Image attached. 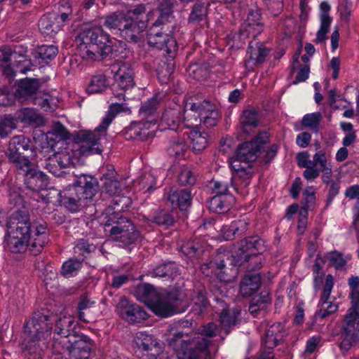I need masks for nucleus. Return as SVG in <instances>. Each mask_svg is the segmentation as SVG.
Returning a JSON list of instances; mask_svg holds the SVG:
<instances>
[{"mask_svg":"<svg viewBox=\"0 0 359 359\" xmlns=\"http://www.w3.org/2000/svg\"><path fill=\"white\" fill-rule=\"evenodd\" d=\"M217 326L214 323H208L199 332L187 333L178 332L170 339V344L182 339L177 350L178 359H212L209 346L212 338L217 334Z\"/></svg>","mask_w":359,"mask_h":359,"instance_id":"1","label":"nucleus"},{"mask_svg":"<svg viewBox=\"0 0 359 359\" xmlns=\"http://www.w3.org/2000/svg\"><path fill=\"white\" fill-rule=\"evenodd\" d=\"M77 41L81 57L85 60L101 61L111 57L114 51L112 40L102 27L83 30Z\"/></svg>","mask_w":359,"mask_h":359,"instance_id":"2","label":"nucleus"},{"mask_svg":"<svg viewBox=\"0 0 359 359\" xmlns=\"http://www.w3.org/2000/svg\"><path fill=\"white\" fill-rule=\"evenodd\" d=\"M97 180L90 175H81L75 184L64 195L60 196V201L72 212L77 211L92 202L97 192Z\"/></svg>","mask_w":359,"mask_h":359,"instance_id":"3","label":"nucleus"},{"mask_svg":"<svg viewBox=\"0 0 359 359\" xmlns=\"http://www.w3.org/2000/svg\"><path fill=\"white\" fill-rule=\"evenodd\" d=\"M262 252H251L250 255H230L229 251L223 250L217 252L214 260L203 264L202 270L205 273L207 269H212L217 273V270L222 271L226 267V263L231 262L230 265L243 266L247 273H256L255 271L262 268Z\"/></svg>","mask_w":359,"mask_h":359,"instance_id":"4","label":"nucleus"},{"mask_svg":"<svg viewBox=\"0 0 359 359\" xmlns=\"http://www.w3.org/2000/svg\"><path fill=\"white\" fill-rule=\"evenodd\" d=\"M93 346V341L83 334L72 336L69 340L66 338L60 341H53L51 347L55 354L67 352L69 359H89Z\"/></svg>","mask_w":359,"mask_h":359,"instance_id":"5","label":"nucleus"},{"mask_svg":"<svg viewBox=\"0 0 359 359\" xmlns=\"http://www.w3.org/2000/svg\"><path fill=\"white\" fill-rule=\"evenodd\" d=\"M32 225L27 214L21 211L13 212L7 223L8 243L10 249L15 252H20L26 238L32 231Z\"/></svg>","mask_w":359,"mask_h":359,"instance_id":"6","label":"nucleus"},{"mask_svg":"<svg viewBox=\"0 0 359 359\" xmlns=\"http://www.w3.org/2000/svg\"><path fill=\"white\" fill-rule=\"evenodd\" d=\"M351 308L345 316L341 332L339 347L348 351L353 342L359 339V290L351 291Z\"/></svg>","mask_w":359,"mask_h":359,"instance_id":"7","label":"nucleus"},{"mask_svg":"<svg viewBox=\"0 0 359 359\" xmlns=\"http://www.w3.org/2000/svg\"><path fill=\"white\" fill-rule=\"evenodd\" d=\"M105 231L114 241L122 243L124 245L135 243L140 237V233L131 220L119 216L117 213L112 214L106 221Z\"/></svg>","mask_w":359,"mask_h":359,"instance_id":"8","label":"nucleus"},{"mask_svg":"<svg viewBox=\"0 0 359 359\" xmlns=\"http://www.w3.org/2000/svg\"><path fill=\"white\" fill-rule=\"evenodd\" d=\"M35 154V147L29 137L15 135L10 140L6 155L15 170L31 162Z\"/></svg>","mask_w":359,"mask_h":359,"instance_id":"9","label":"nucleus"},{"mask_svg":"<svg viewBox=\"0 0 359 359\" xmlns=\"http://www.w3.org/2000/svg\"><path fill=\"white\" fill-rule=\"evenodd\" d=\"M53 323L48 311L42 309L32 313L25 325V334L27 338L50 341Z\"/></svg>","mask_w":359,"mask_h":359,"instance_id":"10","label":"nucleus"},{"mask_svg":"<svg viewBox=\"0 0 359 359\" xmlns=\"http://www.w3.org/2000/svg\"><path fill=\"white\" fill-rule=\"evenodd\" d=\"M269 137L266 132L259 133L252 141L245 142L238 146L236 154L230 158L245 165L255 161L264 146L269 142Z\"/></svg>","mask_w":359,"mask_h":359,"instance_id":"11","label":"nucleus"},{"mask_svg":"<svg viewBox=\"0 0 359 359\" xmlns=\"http://www.w3.org/2000/svg\"><path fill=\"white\" fill-rule=\"evenodd\" d=\"M107 128H102L101 124L94 130H82L77 132L74 140L76 143L81 144L80 153L83 155L100 154V140L107 135Z\"/></svg>","mask_w":359,"mask_h":359,"instance_id":"12","label":"nucleus"},{"mask_svg":"<svg viewBox=\"0 0 359 359\" xmlns=\"http://www.w3.org/2000/svg\"><path fill=\"white\" fill-rule=\"evenodd\" d=\"M180 292L172 290L166 294H159L154 301L150 308L157 315L161 317H168L177 312V307L180 302Z\"/></svg>","mask_w":359,"mask_h":359,"instance_id":"13","label":"nucleus"},{"mask_svg":"<svg viewBox=\"0 0 359 359\" xmlns=\"http://www.w3.org/2000/svg\"><path fill=\"white\" fill-rule=\"evenodd\" d=\"M16 171L24 177L26 187L32 191H39L48 184L47 175L37 170L32 161L16 169Z\"/></svg>","mask_w":359,"mask_h":359,"instance_id":"14","label":"nucleus"},{"mask_svg":"<svg viewBox=\"0 0 359 359\" xmlns=\"http://www.w3.org/2000/svg\"><path fill=\"white\" fill-rule=\"evenodd\" d=\"M164 27H151L147 33V42L149 46L164 50L171 54L177 50V42L169 34L165 33Z\"/></svg>","mask_w":359,"mask_h":359,"instance_id":"15","label":"nucleus"},{"mask_svg":"<svg viewBox=\"0 0 359 359\" xmlns=\"http://www.w3.org/2000/svg\"><path fill=\"white\" fill-rule=\"evenodd\" d=\"M118 315L129 323H140L148 318L147 312L139 305L122 298L117 304Z\"/></svg>","mask_w":359,"mask_h":359,"instance_id":"16","label":"nucleus"},{"mask_svg":"<svg viewBox=\"0 0 359 359\" xmlns=\"http://www.w3.org/2000/svg\"><path fill=\"white\" fill-rule=\"evenodd\" d=\"M191 107L201 112L203 123L206 128L215 126L221 117L216 106L207 100H202L201 103L192 104Z\"/></svg>","mask_w":359,"mask_h":359,"instance_id":"17","label":"nucleus"},{"mask_svg":"<svg viewBox=\"0 0 359 359\" xmlns=\"http://www.w3.org/2000/svg\"><path fill=\"white\" fill-rule=\"evenodd\" d=\"M147 20L140 22L124 19L121 35L128 42L137 43L142 39V33L147 29Z\"/></svg>","mask_w":359,"mask_h":359,"instance_id":"18","label":"nucleus"},{"mask_svg":"<svg viewBox=\"0 0 359 359\" xmlns=\"http://www.w3.org/2000/svg\"><path fill=\"white\" fill-rule=\"evenodd\" d=\"M231 168L234 170V173L231 177L232 183L237 189V186L246 187L249 185L251 178L254 174V170L251 164L243 165L238 163V161H230Z\"/></svg>","mask_w":359,"mask_h":359,"instance_id":"19","label":"nucleus"},{"mask_svg":"<svg viewBox=\"0 0 359 359\" xmlns=\"http://www.w3.org/2000/svg\"><path fill=\"white\" fill-rule=\"evenodd\" d=\"M287 334V330L283 325L280 323H274L266 329L262 338V344L266 348L271 350L283 342Z\"/></svg>","mask_w":359,"mask_h":359,"instance_id":"20","label":"nucleus"},{"mask_svg":"<svg viewBox=\"0 0 359 359\" xmlns=\"http://www.w3.org/2000/svg\"><path fill=\"white\" fill-rule=\"evenodd\" d=\"M264 241L257 236H250L241 240L234 245L231 255H250L253 251L262 252L264 250Z\"/></svg>","mask_w":359,"mask_h":359,"instance_id":"21","label":"nucleus"},{"mask_svg":"<svg viewBox=\"0 0 359 359\" xmlns=\"http://www.w3.org/2000/svg\"><path fill=\"white\" fill-rule=\"evenodd\" d=\"M133 343L135 347L138 350L147 353L151 352V357L156 358V355L161 351L159 343L157 341L156 339H155L154 336L144 332H139L136 334L133 339Z\"/></svg>","mask_w":359,"mask_h":359,"instance_id":"22","label":"nucleus"},{"mask_svg":"<svg viewBox=\"0 0 359 359\" xmlns=\"http://www.w3.org/2000/svg\"><path fill=\"white\" fill-rule=\"evenodd\" d=\"M77 325L78 323L72 316L60 318L56 322L55 328V332L60 335V337L53 341H60L63 338L69 340L72 336L80 335L81 334L76 330Z\"/></svg>","mask_w":359,"mask_h":359,"instance_id":"23","label":"nucleus"},{"mask_svg":"<svg viewBox=\"0 0 359 359\" xmlns=\"http://www.w3.org/2000/svg\"><path fill=\"white\" fill-rule=\"evenodd\" d=\"M40 86L39 80L37 79L25 78L20 79L18 81L15 95L19 100H27L36 95Z\"/></svg>","mask_w":359,"mask_h":359,"instance_id":"24","label":"nucleus"},{"mask_svg":"<svg viewBox=\"0 0 359 359\" xmlns=\"http://www.w3.org/2000/svg\"><path fill=\"white\" fill-rule=\"evenodd\" d=\"M23 349L25 357L27 359H42L44 351L49 347L50 342L27 337Z\"/></svg>","mask_w":359,"mask_h":359,"instance_id":"25","label":"nucleus"},{"mask_svg":"<svg viewBox=\"0 0 359 359\" xmlns=\"http://www.w3.org/2000/svg\"><path fill=\"white\" fill-rule=\"evenodd\" d=\"M261 285V277L258 273H247L240 284V292L242 296L252 295Z\"/></svg>","mask_w":359,"mask_h":359,"instance_id":"26","label":"nucleus"},{"mask_svg":"<svg viewBox=\"0 0 359 359\" xmlns=\"http://www.w3.org/2000/svg\"><path fill=\"white\" fill-rule=\"evenodd\" d=\"M201 102L202 100H194L193 98L189 99L187 102L183 120V123L187 128L197 130V127L201 124L202 121V115L201 114V112L198 111V110H196L195 109H192L191 107L192 104L201 103Z\"/></svg>","mask_w":359,"mask_h":359,"instance_id":"27","label":"nucleus"},{"mask_svg":"<svg viewBox=\"0 0 359 359\" xmlns=\"http://www.w3.org/2000/svg\"><path fill=\"white\" fill-rule=\"evenodd\" d=\"M158 294V292L155 287L149 283H140L135 290V295L137 299L149 307L154 304Z\"/></svg>","mask_w":359,"mask_h":359,"instance_id":"28","label":"nucleus"},{"mask_svg":"<svg viewBox=\"0 0 359 359\" xmlns=\"http://www.w3.org/2000/svg\"><path fill=\"white\" fill-rule=\"evenodd\" d=\"M168 200L174 208L185 210L191 204V191L188 189L171 191Z\"/></svg>","mask_w":359,"mask_h":359,"instance_id":"29","label":"nucleus"},{"mask_svg":"<svg viewBox=\"0 0 359 359\" xmlns=\"http://www.w3.org/2000/svg\"><path fill=\"white\" fill-rule=\"evenodd\" d=\"M240 311L237 309H229L228 307H224L219 312V320L222 329L224 330L225 334H228L230 328L235 326L238 323V317Z\"/></svg>","mask_w":359,"mask_h":359,"instance_id":"30","label":"nucleus"},{"mask_svg":"<svg viewBox=\"0 0 359 359\" xmlns=\"http://www.w3.org/2000/svg\"><path fill=\"white\" fill-rule=\"evenodd\" d=\"M114 78L118 87L122 90L129 89L134 86L133 71L126 65L119 67L114 75Z\"/></svg>","mask_w":359,"mask_h":359,"instance_id":"31","label":"nucleus"},{"mask_svg":"<svg viewBox=\"0 0 359 359\" xmlns=\"http://www.w3.org/2000/svg\"><path fill=\"white\" fill-rule=\"evenodd\" d=\"M57 15L55 13H49L43 15L39 22V27L41 32L45 35H51L57 33L62 27V25L56 23Z\"/></svg>","mask_w":359,"mask_h":359,"instance_id":"32","label":"nucleus"},{"mask_svg":"<svg viewBox=\"0 0 359 359\" xmlns=\"http://www.w3.org/2000/svg\"><path fill=\"white\" fill-rule=\"evenodd\" d=\"M233 198L231 196L215 195L211 198L209 208L211 211L222 214L230 210Z\"/></svg>","mask_w":359,"mask_h":359,"instance_id":"33","label":"nucleus"},{"mask_svg":"<svg viewBox=\"0 0 359 359\" xmlns=\"http://www.w3.org/2000/svg\"><path fill=\"white\" fill-rule=\"evenodd\" d=\"M162 123L172 130H177L182 123V113L179 108H170L165 111L161 118Z\"/></svg>","mask_w":359,"mask_h":359,"instance_id":"34","label":"nucleus"},{"mask_svg":"<svg viewBox=\"0 0 359 359\" xmlns=\"http://www.w3.org/2000/svg\"><path fill=\"white\" fill-rule=\"evenodd\" d=\"M181 251L190 257H199L205 251V243L201 239L187 241L181 245Z\"/></svg>","mask_w":359,"mask_h":359,"instance_id":"35","label":"nucleus"},{"mask_svg":"<svg viewBox=\"0 0 359 359\" xmlns=\"http://www.w3.org/2000/svg\"><path fill=\"white\" fill-rule=\"evenodd\" d=\"M19 118L21 122L34 127H38L44 123L43 116L31 108H24L20 110L19 111Z\"/></svg>","mask_w":359,"mask_h":359,"instance_id":"36","label":"nucleus"},{"mask_svg":"<svg viewBox=\"0 0 359 359\" xmlns=\"http://www.w3.org/2000/svg\"><path fill=\"white\" fill-rule=\"evenodd\" d=\"M26 240L22 251L27 248L34 255H37L41 252L45 244L47 243L48 238L41 236H34V234L29 233Z\"/></svg>","mask_w":359,"mask_h":359,"instance_id":"37","label":"nucleus"},{"mask_svg":"<svg viewBox=\"0 0 359 359\" xmlns=\"http://www.w3.org/2000/svg\"><path fill=\"white\" fill-rule=\"evenodd\" d=\"M95 302L83 296L78 304L79 318L83 322H88L93 317Z\"/></svg>","mask_w":359,"mask_h":359,"instance_id":"38","label":"nucleus"},{"mask_svg":"<svg viewBox=\"0 0 359 359\" xmlns=\"http://www.w3.org/2000/svg\"><path fill=\"white\" fill-rule=\"evenodd\" d=\"M208 3L203 2L201 1H196L192 7L191 12L189 15V20L193 23H198L201 21L205 20Z\"/></svg>","mask_w":359,"mask_h":359,"instance_id":"39","label":"nucleus"},{"mask_svg":"<svg viewBox=\"0 0 359 359\" xmlns=\"http://www.w3.org/2000/svg\"><path fill=\"white\" fill-rule=\"evenodd\" d=\"M26 51L22 53L16 52L14 54V67L16 71L22 74H26L27 72L31 70L32 67V62L29 58L25 54Z\"/></svg>","mask_w":359,"mask_h":359,"instance_id":"40","label":"nucleus"},{"mask_svg":"<svg viewBox=\"0 0 359 359\" xmlns=\"http://www.w3.org/2000/svg\"><path fill=\"white\" fill-rule=\"evenodd\" d=\"M189 138L192 144L193 150L201 151L203 150L208 144L207 133H202L196 129L192 130L189 134Z\"/></svg>","mask_w":359,"mask_h":359,"instance_id":"41","label":"nucleus"},{"mask_svg":"<svg viewBox=\"0 0 359 359\" xmlns=\"http://www.w3.org/2000/svg\"><path fill=\"white\" fill-rule=\"evenodd\" d=\"M130 111L129 108L124 103H114L109 106V109L106 117L101 123L102 128H108L114 118L121 112Z\"/></svg>","mask_w":359,"mask_h":359,"instance_id":"42","label":"nucleus"},{"mask_svg":"<svg viewBox=\"0 0 359 359\" xmlns=\"http://www.w3.org/2000/svg\"><path fill=\"white\" fill-rule=\"evenodd\" d=\"M260 116L255 110H245L243 112L240 121L245 131L248 132V128L257 127Z\"/></svg>","mask_w":359,"mask_h":359,"instance_id":"43","label":"nucleus"},{"mask_svg":"<svg viewBox=\"0 0 359 359\" xmlns=\"http://www.w3.org/2000/svg\"><path fill=\"white\" fill-rule=\"evenodd\" d=\"M107 86L106 76L100 74L92 77L87 90L89 93H99L105 90Z\"/></svg>","mask_w":359,"mask_h":359,"instance_id":"44","label":"nucleus"},{"mask_svg":"<svg viewBox=\"0 0 359 359\" xmlns=\"http://www.w3.org/2000/svg\"><path fill=\"white\" fill-rule=\"evenodd\" d=\"M125 19L134 22H140L142 19H146L147 24L149 18L147 13L146 5L141 4L133 6L127 11Z\"/></svg>","mask_w":359,"mask_h":359,"instance_id":"45","label":"nucleus"},{"mask_svg":"<svg viewBox=\"0 0 359 359\" xmlns=\"http://www.w3.org/2000/svg\"><path fill=\"white\" fill-rule=\"evenodd\" d=\"M187 150V145L185 141L182 138H177L170 142L168 152L170 156L182 158L184 156Z\"/></svg>","mask_w":359,"mask_h":359,"instance_id":"46","label":"nucleus"},{"mask_svg":"<svg viewBox=\"0 0 359 359\" xmlns=\"http://www.w3.org/2000/svg\"><path fill=\"white\" fill-rule=\"evenodd\" d=\"M18 119L11 115H5L0 119V137H6L17 128Z\"/></svg>","mask_w":359,"mask_h":359,"instance_id":"47","label":"nucleus"},{"mask_svg":"<svg viewBox=\"0 0 359 359\" xmlns=\"http://www.w3.org/2000/svg\"><path fill=\"white\" fill-rule=\"evenodd\" d=\"M250 54V59L255 61V64H261L264 61L266 56L268 54V50L262 45L255 44L253 46L252 42L249 44L248 51Z\"/></svg>","mask_w":359,"mask_h":359,"instance_id":"48","label":"nucleus"},{"mask_svg":"<svg viewBox=\"0 0 359 359\" xmlns=\"http://www.w3.org/2000/svg\"><path fill=\"white\" fill-rule=\"evenodd\" d=\"M33 104L40 107L44 111L53 110L55 105H53L52 96L46 93H40L32 98Z\"/></svg>","mask_w":359,"mask_h":359,"instance_id":"49","label":"nucleus"},{"mask_svg":"<svg viewBox=\"0 0 359 359\" xmlns=\"http://www.w3.org/2000/svg\"><path fill=\"white\" fill-rule=\"evenodd\" d=\"M177 269L174 262H168L157 266L154 270V275L158 277L173 278L176 276Z\"/></svg>","mask_w":359,"mask_h":359,"instance_id":"50","label":"nucleus"},{"mask_svg":"<svg viewBox=\"0 0 359 359\" xmlns=\"http://www.w3.org/2000/svg\"><path fill=\"white\" fill-rule=\"evenodd\" d=\"M229 177L225 179L213 180L210 182V188L216 195L229 196L227 194L229 184H231Z\"/></svg>","mask_w":359,"mask_h":359,"instance_id":"51","label":"nucleus"},{"mask_svg":"<svg viewBox=\"0 0 359 359\" xmlns=\"http://www.w3.org/2000/svg\"><path fill=\"white\" fill-rule=\"evenodd\" d=\"M57 48L53 45H42L38 46L36 50V57L46 61L52 60L57 54Z\"/></svg>","mask_w":359,"mask_h":359,"instance_id":"52","label":"nucleus"},{"mask_svg":"<svg viewBox=\"0 0 359 359\" xmlns=\"http://www.w3.org/2000/svg\"><path fill=\"white\" fill-rule=\"evenodd\" d=\"M125 16L123 17L116 13L106 16L104 25L109 29H118L121 33V28L124 24Z\"/></svg>","mask_w":359,"mask_h":359,"instance_id":"53","label":"nucleus"},{"mask_svg":"<svg viewBox=\"0 0 359 359\" xmlns=\"http://www.w3.org/2000/svg\"><path fill=\"white\" fill-rule=\"evenodd\" d=\"M160 103V99L158 95H154L151 99L148 100L140 109V114L144 118H147L149 116L153 115L157 109V107Z\"/></svg>","mask_w":359,"mask_h":359,"instance_id":"54","label":"nucleus"},{"mask_svg":"<svg viewBox=\"0 0 359 359\" xmlns=\"http://www.w3.org/2000/svg\"><path fill=\"white\" fill-rule=\"evenodd\" d=\"M81 266L82 261L76 258H71L63 264L61 274L65 277L69 276L72 275L74 272L80 269Z\"/></svg>","mask_w":359,"mask_h":359,"instance_id":"55","label":"nucleus"},{"mask_svg":"<svg viewBox=\"0 0 359 359\" xmlns=\"http://www.w3.org/2000/svg\"><path fill=\"white\" fill-rule=\"evenodd\" d=\"M313 164L315 167L319 165V172L321 171L323 174H329L330 172L331 165L327 163L325 154L323 151L320 150L315 154L313 156Z\"/></svg>","mask_w":359,"mask_h":359,"instance_id":"56","label":"nucleus"},{"mask_svg":"<svg viewBox=\"0 0 359 359\" xmlns=\"http://www.w3.org/2000/svg\"><path fill=\"white\" fill-rule=\"evenodd\" d=\"M53 156L57 160V164L60 168H66L73 163L72 151L64 150L59 152H54Z\"/></svg>","mask_w":359,"mask_h":359,"instance_id":"57","label":"nucleus"},{"mask_svg":"<svg viewBox=\"0 0 359 359\" xmlns=\"http://www.w3.org/2000/svg\"><path fill=\"white\" fill-rule=\"evenodd\" d=\"M102 189L103 191L109 196H115L121 193V185L118 179L104 180Z\"/></svg>","mask_w":359,"mask_h":359,"instance_id":"58","label":"nucleus"},{"mask_svg":"<svg viewBox=\"0 0 359 359\" xmlns=\"http://www.w3.org/2000/svg\"><path fill=\"white\" fill-rule=\"evenodd\" d=\"M192 301L194 302V309L198 311L199 313L203 312L208 306V300L205 292L201 289L196 292L195 295L192 298Z\"/></svg>","mask_w":359,"mask_h":359,"instance_id":"59","label":"nucleus"},{"mask_svg":"<svg viewBox=\"0 0 359 359\" xmlns=\"http://www.w3.org/2000/svg\"><path fill=\"white\" fill-rule=\"evenodd\" d=\"M247 22L249 27L255 29L257 34H260L262 32L263 25L260 22L259 11H250L247 18Z\"/></svg>","mask_w":359,"mask_h":359,"instance_id":"60","label":"nucleus"},{"mask_svg":"<svg viewBox=\"0 0 359 359\" xmlns=\"http://www.w3.org/2000/svg\"><path fill=\"white\" fill-rule=\"evenodd\" d=\"M44 168L56 177H60L63 173L62 168L57 164V160L53 154L45 160Z\"/></svg>","mask_w":359,"mask_h":359,"instance_id":"61","label":"nucleus"},{"mask_svg":"<svg viewBox=\"0 0 359 359\" xmlns=\"http://www.w3.org/2000/svg\"><path fill=\"white\" fill-rule=\"evenodd\" d=\"M150 220L158 225L165 226L172 225L174 222L172 217L163 210L158 212L155 215L151 217Z\"/></svg>","mask_w":359,"mask_h":359,"instance_id":"62","label":"nucleus"},{"mask_svg":"<svg viewBox=\"0 0 359 359\" xmlns=\"http://www.w3.org/2000/svg\"><path fill=\"white\" fill-rule=\"evenodd\" d=\"M322 116L320 113L306 114L302 119V125L315 130H318Z\"/></svg>","mask_w":359,"mask_h":359,"instance_id":"63","label":"nucleus"},{"mask_svg":"<svg viewBox=\"0 0 359 359\" xmlns=\"http://www.w3.org/2000/svg\"><path fill=\"white\" fill-rule=\"evenodd\" d=\"M75 250L76 252L86 255L94 252L96 250V247L93 243H89L88 240L82 238L77 241Z\"/></svg>","mask_w":359,"mask_h":359,"instance_id":"64","label":"nucleus"}]
</instances>
